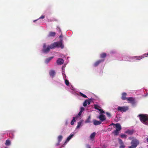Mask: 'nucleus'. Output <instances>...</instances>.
<instances>
[{"instance_id":"nucleus-30","label":"nucleus","mask_w":148,"mask_h":148,"mask_svg":"<svg viewBox=\"0 0 148 148\" xmlns=\"http://www.w3.org/2000/svg\"><path fill=\"white\" fill-rule=\"evenodd\" d=\"M65 83L66 84L67 86H68L69 84V81L67 79H66L65 80Z\"/></svg>"},{"instance_id":"nucleus-8","label":"nucleus","mask_w":148,"mask_h":148,"mask_svg":"<svg viewBox=\"0 0 148 148\" xmlns=\"http://www.w3.org/2000/svg\"><path fill=\"white\" fill-rule=\"evenodd\" d=\"M104 60L105 59H102L97 60L94 63V66L96 67L101 62H104Z\"/></svg>"},{"instance_id":"nucleus-19","label":"nucleus","mask_w":148,"mask_h":148,"mask_svg":"<svg viewBox=\"0 0 148 148\" xmlns=\"http://www.w3.org/2000/svg\"><path fill=\"white\" fill-rule=\"evenodd\" d=\"M96 134L95 132H94L91 134L90 136V138L91 139H93L96 135Z\"/></svg>"},{"instance_id":"nucleus-9","label":"nucleus","mask_w":148,"mask_h":148,"mask_svg":"<svg viewBox=\"0 0 148 148\" xmlns=\"http://www.w3.org/2000/svg\"><path fill=\"white\" fill-rule=\"evenodd\" d=\"M56 62L58 64L62 65L63 64L64 60L62 58H59L57 60Z\"/></svg>"},{"instance_id":"nucleus-21","label":"nucleus","mask_w":148,"mask_h":148,"mask_svg":"<svg viewBox=\"0 0 148 148\" xmlns=\"http://www.w3.org/2000/svg\"><path fill=\"white\" fill-rule=\"evenodd\" d=\"M91 117L90 116L88 117V119L85 121V123H90L91 122L90 121Z\"/></svg>"},{"instance_id":"nucleus-17","label":"nucleus","mask_w":148,"mask_h":148,"mask_svg":"<svg viewBox=\"0 0 148 148\" xmlns=\"http://www.w3.org/2000/svg\"><path fill=\"white\" fill-rule=\"evenodd\" d=\"M134 131L133 130H128L126 132V133L130 134L132 135L134 133Z\"/></svg>"},{"instance_id":"nucleus-18","label":"nucleus","mask_w":148,"mask_h":148,"mask_svg":"<svg viewBox=\"0 0 148 148\" xmlns=\"http://www.w3.org/2000/svg\"><path fill=\"white\" fill-rule=\"evenodd\" d=\"M106 56H107L106 54L105 53H104L101 54L100 55V57L101 58H103L102 59H104V58L106 57Z\"/></svg>"},{"instance_id":"nucleus-20","label":"nucleus","mask_w":148,"mask_h":148,"mask_svg":"<svg viewBox=\"0 0 148 148\" xmlns=\"http://www.w3.org/2000/svg\"><path fill=\"white\" fill-rule=\"evenodd\" d=\"M53 58V56H52L47 58L45 60V62L46 63H48Z\"/></svg>"},{"instance_id":"nucleus-15","label":"nucleus","mask_w":148,"mask_h":148,"mask_svg":"<svg viewBox=\"0 0 148 148\" xmlns=\"http://www.w3.org/2000/svg\"><path fill=\"white\" fill-rule=\"evenodd\" d=\"M146 55V53L144 54L143 55L139 56H135V58H136V59L138 60H140L141 59L144 57Z\"/></svg>"},{"instance_id":"nucleus-6","label":"nucleus","mask_w":148,"mask_h":148,"mask_svg":"<svg viewBox=\"0 0 148 148\" xmlns=\"http://www.w3.org/2000/svg\"><path fill=\"white\" fill-rule=\"evenodd\" d=\"M127 101L130 102L132 104H134L136 103L135 99L132 97H127Z\"/></svg>"},{"instance_id":"nucleus-37","label":"nucleus","mask_w":148,"mask_h":148,"mask_svg":"<svg viewBox=\"0 0 148 148\" xmlns=\"http://www.w3.org/2000/svg\"><path fill=\"white\" fill-rule=\"evenodd\" d=\"M60 142H58L56 144V145L57 146L59 145H60Z\"/></svg>"},{"instance_id":"nucleus-33","label":"nucleus","mask_w":148,"mask_h":148,"mask_svg":"<svg viewBox=\"0 0 148 148\" xmlns=\"http://www.w3.org/2000/svg\"><path fill=\"white\" fill-rule=\"evenodd\" d=\"M85 110L84 108L83 107H81L80 108V111L82 112Z\"/></svg>"},{"instance_id":"nucleus-5","label":"nucleus","mask_w":148,"mask_h":148,"mask_svg":"<svg viewBox=\"0 0 148 148\" xmlns=\"http://www.w3.org/2000/svg\"><path fill=\"white\" fill-rule=\"evenodd\" d=\"M128 109V107L126 106L123 107L119 106L117 108V110L121 112H125Z\"/></svg>"},{"instance_id":"nucleus-16","label":"nucleus","mask_w":148,"mask_h":148,"mask_svg":"<svg viewBox=\"0 0 148 148\" xmlns=\"http://www.w3.org/2000/svg\"><path fill=\"white\" fill-rule=\"evenodd\" d=\"M73 136H74L73 134H71L70 135V136L67 137V138L65 143H66V142L69 141L71 138Z\"/></svg>"},{"instance_id":"nucleus-25","label":"nucleus","mask_w":148,"mask_h":148,"mask_svg":"<svg viewBox=\"0 0 148 148\" xmlns=\"http://www.w3.org/2000/svg\"><path fill=\"white\" fill-rule=\"evenodd\" d=\"M79 95H80V96H81L83 97H84V98H87V97L86 95H84V94L82 93L81 92H79Z\"/></svg>"},{"instance_id":"nucleus-34","label":"nucleus","mask_w":148,"mask_h":148,"mask_svg":"<svg viewBox=\"0 0 148 148\" xmlns=\"http://www.w3.org/2000/svg\"><path fill=\"white\" fill-rule=\"evenodd\" d=\"M45 17V16H43V15H42L39 18V19H43V18H44Z\"/></svg>"},{"instance_id":"nucleus-45","label":"nucleus","mask_w":148,"mask_h":148,"mask_svg":"<svg viewBox=\"0 0 148 148\" xmlns=\"http://www.w3.org/2000/svg\"><path fill=\"white\" fill-rule=\"evenodd\" d=\"M36 21V20H35V21H34V22H35Z\"/></svg>"},{"instance_id":"nucleus-24","label":"nucleus","mask_w":148,"mask_h":148,"mask_svg":"<svg viewBox=\"0 0 148 148\" xmlns=\"http://www.w3.org/2000/svg\"><path fill=\"white\" fill-rule=\"evenodd\" d=\"M75 121V118L74 117L73 119L72 120L71 122V125H73L74 124V122Z\"/></svg>"},{"instance_id":"nucleus-28","label":"nucleus","mask_w":148,"mask_h":148,"mask_svg":"<svg viewBox=\"0 0 148 148\" xmlns=\"http://www.w3.org/2000/svg\"><path fill=\"white\" fill-rule=\"evenodd\" d=\"M95 108L97 110H99L100 112L101 113H105L104 111L101 109H98L96 108Z\"/></svg>"},{"instance_id":"nucleus-44","label":"nucleus","mask_w":148,"mask_h":148,"mask_svg":"<svg viewBox=\"0 0 148 148\" xmlns=\"http://www.w3.org/2000/svg\"><path fill=\"white\" fill-rule=\"evenodd\" d=\"M146 55H147V56H148V53H147V54H146Z\"/></svg>"},{"instance_id":"nucleus-29","label":"nucleus","mask_w":148,"mask_h":148,"mask_svg":"<svg viewBox=\"0 0 148 148\" xmlns=\"http://www.w3.org/2000/svg\"><path fill=\"white\" fill-rule=\"evenodd\" d=\"M127 136L124 134H122L121 135V137L122 138H125Z\"/></svg>"},{"instance_id":"nucleus-41","label":"nucleus","mask_w":148,"mask_h":148,"mask_svg":"<svg viewBox=\"0 0 148 148\" xmlns=\"http://www.w3.org/2000/svg\"><path fill=\"white\" fill-rule=\"evenodd\" d=\"M129 139L130 140H131L132 138L131 137H129Z\"/></svg>"},{"instance_id":"nucleus-11","label":"nucleus","mask_w":148,"mask_h":148,"mask_svg":"<svg viewBox=\"0 0 148 148\" xmlns=\"http://www.w3.org/2000/svg\"><path fill=\"white\" fill-rule=\"evenodd\" d=\"M56 72L55 71L53 70H51L49 72V74L50 76H51L52 78L55 75Z\"/></svg>"},{"instance_id":"nucleus-39","label":"nucleus","mask_w":148,"mask_h":148,"mask_svg":"<svg viewBox=\"0 0 148 148\" xmlns=\"http://www.w3.org/2000/svg\"><path fill=\"white\" fill-rule=\"evenodd\" d=\"M115 125V124H114V123H112L111 124V125Z\"/></svg>"},{"instance_id":"nucleus-12","label":"nucleus","mask_w":148,"mask_h":148,"mask_svg":"<svg viewBox=\"0 0 148 148\" xmlns=\"http://www.w3.org/2000/svg\"><path fill=\"white\" fill-rule=\"evenodd\" d=\"M93 124L95 125H100L101 123V122L100 121H97L95 120H93Z\"/></svg>"},{"instance_id":"nucleus-7","label":"nucleus","mask_w":148,"mask_h":148,"mask_svg":"<svg viewBox=\"0 0 148 148\" xmlns=\"http://www.w3.org/2000/svg\"><path fill=\"white\" fill-rule=\"evenodd\" d=\"M98 118L99 119L101 122L103 121L106 119L105 115L103 114H100Z\"/></svg>"},{"instance_id":"nucleus-22","label":"nucleus","mask_w":148,"mask_h":148,"mask_svg":"<svg viewBox=\"0 0 148 148\" xmlns=\"http://www.w3.org/2000/svg\"><path fill=\"white\" fill-rule=\"evenodd\" d=\"M63 137L62 135H60L58 136V141L59 142H60L62 140Z\"/></svg>"},{"instance_id":"nucleus-14","label":"nucleus","mask_w":148,"mask_h":148,"mask_svg":"<svg viewBox=\"0 0 148 148\" xmlns=\"http://www.w3.org/2000/svg\"><path fill=\"white\" fill-rule=\"evenodd\" d=\"M56 33L55 32H49V34L47 35L48 37H54L55 36Z\"/></svg>"},{"instance_id":"nucleus-36","label":"nucleus","mask_w":148,"mask_h":148,"mask_svg":"<svg viewBox=\"0 0 148 148\" xmlns=\"http://www.w3.org/2000/svg\"><path fill=\"white\" fill-rule=\"evenodd\" d=\"M86 147L87 148H91V147L89 145H86Z\"/></svg>"},{"instance_id":"nucleus-3","label":"nucleus","mask_w":148,"mask_h":148,"mask_svg":"<svg viewBox=\"0 0 148 148\" xmlns=\"http://www.w3.org/2000/svg\"><path fill=\"white\" fill-rule=\"evenodd\" d=\"M130 144L131 145L128 147L129 148H136L139 144V141L136 139H134L132 140Z\"/></svg>"},{"instance_id":"nucleus-2","label":"nucleus","mask_w":148,"mask_h":148,"mask_svg":"<svg viewBox=\"0 0 148 148\" xmlns=\"http://www.w3.org/2000/svg\"><path fill=\"white\" fill-rule=\"evenodd\" d=\"M141 122L144 124L148 125V115L140 114L138 115Z\"/></svg>"},{"instance_id":"nucleus-38","label":"nucleus","mask_w":148,"mask_h":148,"mask_svg":"<svg viewBox=\"0 0 148 148\" xmlns=\"http://www.w3.org/2000/svg\"><path fill=\"white\" fill-rule=\"evenodd\" d=\"M62 35H61L60 36H59V38H62Z\"/></svg>"},{"instance_id":"nucleus-23","label":"nucleus","mask_w":148,"mask_h":148,"mask_svg":"<svg viewBox=\"0 0 148 148\" xmlns=\"http://www.w3.org/2000/svg\"><path fill=\"white\" fill-rule=\"evenodd\" d=\"M10 141L9 140H7L5 142V144L7 146H9L10 145Z\"/></svg>"},{"instance_id":"nucleus-43","label":"nucleus","mask_w":148,"mask_h":148,"mask_svg":"<svg viewBox=\"0 0 148 148\" xmlns=\"http://www.w3.org/2000/svg\"><path fill=\"white\" fill-rule=\"evenodd\" d=\"M62 147H64V146H62V147H60V148H62Z\"/></svg>"},{"instance_id":"nucleus-40","label":"nucleus","mask_w":148,"mask_h":148,"mask_svg":"<svg viewBox=\"0 0 148 148\" xmlns=\"http://www.w3.org/2000/svg\"><path fill=\"white\" fill-rule=\"evenodd\" d=\"M147 141L148 142V138H147Z\"/></svg>"},{"instance_id":"nucleus-27","label":"nucleus","mask_w":148,"mask_h":148,"mask_svg":"<svg viewBox=\"0 0 148 148\" xmlns=\"http://www.w3.org/2000/svg\"><path fill=\"white\" fill-rule=\"evenodd\" d=\"M120 146L119 147L120 148H124L125 146L124 145L123 143L120 144Z\"/></svg>"},{"instance_id":"nucleus-13","label":"nucleus","mask_w":148,"mask_h":148,"mask_svg":"<svg viewBox=\"0 0 148 148\" xmlns=\"http://www.w3.org/2000/svg\"><path fill=\"white\" fill-rule=\"evenodd\" d=\"M126 95L127 93H123L122 94L121 99L123 100H124L126 99L127 100V97H126Z\"/></svg>"},{"instance_id":"nucleus-4","label":"nucleus","mask_w":148,"mask_h":148,"mask_svg":"<svg viewBox=\"0 0 148 148\" xmlns=\"http://www.w3.org/2000/svg\"><path fill=\"white\" fill-rule=\"evenodd\" d=\"M116 130H114L113 132L114 135L117 136L119 134V131H120L121 129V127L119 123H117L115 124Z\"/></svg>"},{"instance_id":"nucleus-32","label":"nucleus","mask_w":148,"mask_h":148,"mask_svg":"<svg viewBox=\"0 0 148 148\" xmlns=\"http://www.w3.org/2000/svg\"><path fill=\"white\" fill-rule=\"evenodd\" d=\"M118 140L119 143V144H121V143H123L122 140L120 138L118 139Z\"/></svg>"},{"instance_id":"nucleus-42","label":"nucleus","mask_w":148,"mask_h":148,"mask_svg":"<svg viewBox=\"0 0 148 148\" xmlns=\"http://www.w3.org/2000/svg\"><path fill=\"white\" fill-rule=\"evenodd\" d=\"M59 31L60 32L61 31V30L60 29V28H59Z\"/></svg>"},{"instance_id":"nucleus-10","label":"nucleus","mask_w":148,"mask_h":148,"mask_svg":"<svg viewBox=\"0 0 148 148\" xmlns=\"http://www.w3.org/2000/svg\"><path fill=\"white\" fill-rule=\"evenodd\" d=\"M90 99L89 100L88 99L86 100L83 103V106L84 107H86L88 104V105L90 104Z\"/></svg>"},{"instance_id":"nucleus-1","label":"nucleus","mask_w":148,"mask_h":148,"mask_svg":"<svg viewBox=\"0 0 148 148\" xmlns=\"http://www.w3.org/2000/svg\"><path fill=\"white\" fill-rule=\"evenodd\" d=\"M62 39H60L59 41L55 42L52 43L50 45H48L47 47H46V45L45 43L43 45V49L42 50V51L45 53H48L50 49H54L56 47H60L61 49H63L64 47V45L62 44Z\"/></svg>"},{"instance_id":"nucleus-46","label":"nucleus","mask_w":148,"mask_h":148,"mask_svg":"<svg viewBox=\"0 0 148 148\" xmlns=\"http://www.w3.org/2000/svg\"><path fill=\"white\" fill-rule=\"evenodd\" d=\"M95 148H97V147H95Z\"/></svg>"},{"instance_id":"nucleus-31","label":"nucleus","mask_w":148,"mask_h":148,"mask_svg":"<svg viewBox=\"0 0 148 148\" xmlns=\"http://www.w3.org/2000/svg\"><path fill=\"white\" fill-rule=\"evenodd\" d=\"M106 114L108 117L110 118L111 117V115L110 113L107 112L106 113Z\"/></svg>"},{"instance_id":"nucleus-35","label":"nucleus","mask_w":148,"mask_h":148,"mask_svg":"<svg viewBox=\"0 0 148 148\" xmlns=\"http://www.w3.org/2000/svg\"><path fill=\"white\" fill-rule=\"evenodd\" d=\"M82 112H81V111H80L78 113V115L79 116H80L81 115Z\"/></svg>"},{"instance_id":"nucleus-26","label":"nucleus","mask_w":148,"mask_h":148,"mask_svg":"<svg viewBox=\"0 0 148 148\" xmlns=\"http://www.w3.org/2000/svg\"><path fill=\"white\" fill-rule=\"evenodd\" d=\"M82 122L81 121H79L76 127L77 128H79L81 126Z\"/></svg>"}]
</instances>
